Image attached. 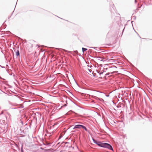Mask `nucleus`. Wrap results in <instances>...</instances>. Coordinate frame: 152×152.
<instances>
[{
    "mask_svg": "<svg viewBox=\"0 0 152 152\" xmlns=\"http://www.w3.org/2000/svg\"><path fill=\"white\" fill-rule=\"evenodd\" d=\"M88 71L89 72H91V69H88Z\"/></svg>",
    "mask_w": 152,
    "mask_h": 152,
    "instance_id": "16",
    "label": "nucleus"
},
{
    "mask_svg": "<svg viewBox=\"0 0 152 152\" xmlns=\"http://www.w3.org/2000/svg\"><path fill=\"white\" fill-rule=\"evenodd\" d=\"M82 50L83 52L84 53L85 51L87 50V49L86 48H82Z\"/></svg>",
    "mask_w": 152,
    "mask_h": 152,
    "instance_id": "9",
    "label": "nucleus"
},
{
    "mask_svg": "<svg viewBox=\"0 0 152 152\" xmlns=\"http://www.w3.org/2000/svg\"><path fill=\"white\" fill-rule=\"evenodd\" d=\"M73 52H75V53L76 54H77L78 53V51L77 50L74 51Z\"/></svg>",
    "mask_w": 152,
    "mask_h": 152,
    "instance_id": "11",
    "label": "nucleus"
},
{
    "mask_svg": "<svg viewBox=\"0 0 152 152\" xmlns=\"http://www.w3.org/2000/svg\"><path fill=\"white\" fill-rule=\"evenodd\" d=\"M97 58L99 60H100V61H102L103 60V58L100 57H97Z\"/></svg>",
    "mask_w": 152,
    "mask_h": 152,
    "instance_id": "7",
    "label": "nucleus"
},
{
    "mask_svg": "<svg viewBox=\"0 0 152 152\" xmlns=\"http://www.w3.org/2000/svg\"><path fill=\"white\" fill-rule=\"evenodd\" d=\"M81 128H82L83 129H84L85 131H86L87 132H89V131L84 126L82 125L81 126Z\"/></svg>",
    "mask_w": 152,
    "mask_h": 152,
    "instance_id": "4",
    "label": "nucleus"
},
{
    "mask_svg": "<svg viewBox=\"0 0 152 152\" xmlns=\"http://www.w3.org/2000/svg\"><path fill=\"white\" fill-rule=\"evenodd\" d=\"M110 74V73H108L106 74H105V75H109Z\"/></svg>",
    "mask_w": 152,
    "mask_h": 152,
    "instance_id": "12",
    "label": "nucleus"
},
{
    "mask_svg": "<svg viewBox=\"0 0 152 152\" xmlns=\"http://www.w3.org/2000/svg\"><path fill=\"white\" fill-rule=\"evenodd\" d=\"M123 104H122L121 103H119V104H118V105L117 106V107L118 108H119L120 110H121V107L122 106H123Z\"/></svg>",
    "mask_w": 152,
    "mask_h": 152,
    "instance_id": "3",
    "label": "nucleus"
},
{
    "mask_svg": "<svg viewBox=\"0 0 152 152\" xmlns=\"http://www.w3.org/2000/svg\"><path fill=\"white\" fill-rule=\"evenodd\" d=\"M61 136H60V137H59V138L58 139H60V138H61Z\"/></svg>",
    "mask_w": 152,
    "mask_h": 152,
    "instance_id": "17",
    "label": "nucleus"
},
{
    "mask_svg": "<svg viewBox=\"0 0 152 152\" xmlns=\"http://www.w3.org/2000/svg\"><path fill=\"white\" fill-rule=\"evenodd\" d=\"M20 121L21 123H22V125H23V121L22 120H20Z\"/></svg>",
    "mask_w": 152,
    "mask_h": 152,
    "instance_id": "15",
    "label": "nucleus"
},
{
    "mask_svg": "<svg viewBox=\"0 0 152 152\" xmlns=\"http://www.w3.org/2000/svg\"><path fill=\"white\" fill-rule=\"evenodd\" d=\"M3 112H4V111H1V113H0V115H1L2 114H3Z\"/></svg>",
    "mask_w": 152,
    "mask_h": 152,
    "instance_id": "13",
    "label": "nucleus"
},
{
    "mask_svg": "<svg viewBox=\"0 0 152 152\" xmlns=\"http://www.w3.org/2000/svg\"><path fill=\"white\" fill-rule=\"evenodd\" d=\"M64 50L66 52H67V53H70V54H73V52H72V51H68V50Z\"/></svg>",
    "mask_w": 152,
    "mask_h": 152,
    "instance_id": "5",
    "label": "nucleus"
},
{
    "mask_svg": "<svg viewBox=\"0 0 152 152\" xmlns=\"http://www.w3.org/2000/svg\"><path fill=\"white\" fill-rule=\"evenodd\" d=\"M16 56H20V52L19 50H18L16 53Z\"/></svg>",
    "mask_w": 152,
    "mask_h": 152,
    "instance_id": "6",
    "label": "nucleus"
},
{
    "mask_svg": "<svg viewBox=\"0 0 152 152\" xmlns=\"http://www.w3.org/2000/svg\"><path fill=\"white\" fill-rule=\"evenodd\" d=\"M67 144H69V147L70 146V144L69 142H65V146H66V147L68 146V145Z\"/></svg>",
    "mask_w": 152,
    "mask_h": 152,
    "instance_id": "8",
    "label": "nucleus"
},
{
    "mask_svg": "<svg viewBox=\"0 0 152 152\" xmlns=\"http://www.w3.org/2000/svg\"><path fill=\"white\" fill-rule=\"evenodd\" d=\"M135 3H136L137 2L136 0H135Z\"/></svg>",
    "mask_w": 152,
    "mask_h": 152,
    "instance_id": "19",
    "label": "nucleus"
},
{
    "mask_svg": "<svg viewBox=\"0 0 152 152\" xmlns=\"http://www.w3.org/2000/svg\"><path fill=\"white\" fill-rule=\"evenodd\" d=\"M104 72H101L99 73V75H102L103 73Z\"/></svg>",
    "mask_w": 152,
    "mask_h": 152,
    "instance_id": "14",
    "label": "nucleus"
},
{
    "mask_svg": "<svg viewBox=\"0 0 152 152\" xmlns=\"http://www.w3.org/2000/svg\"><path fill=\"white\" fill-rule=\"evenodd\" d=\"M92 140L94 143L98 145L99 146L107 148L113 151L112 146L109 144L107 143L102 142L100 141H97L94 138H92Z\"/></svg>",
    "mask_w": 152,
    "mask_h": 152,
    "instance_id": "1",
    "label": "nucleus"
},
{
    "mask_svg": "<svg viewBox=\"0 0 152 152\" xmlns=\"http://www.w3.org/2000/svg\"><path fill=\"white\" fill-rule=\"evenodd\" d=\"M66 104H65L64 105V106H66Z\"/></svg>",
    "mask_w": 152,
    "mask_h": 152,
    "instance_id": "21",
    "label": "nucleus"
},
{
    "mask_svg": "<svg viewBox=\"0 0 152 152\" xmlns=\"http://www.w3.org/2000/svg\"><path fill=\"white\" fill-rule=\"evenodd\" d=\"M82 125L77 124L75 125L73 128V129H80L81 128Z\"/></svg>",
    "mask_w": 152,
    "mask_h": 152,
    "instance_id": "2",
    "label": "nucleus"
},
{
    "mask_svg": "<svg viewBox=\"0 0 152 152\" xmlns=\"http://www.w3.org/2000/svg\"><path fill=\"white\" fill-rule=\"evenodd\" d=\"M97 72L98 73H99H99H100L99 71V72H97Z\"/></svg>",
    "mask_w": 152,
    "mask_h": 152,
    "instance_id": "20",
    "label": "nucleus"
},
{
    "mask_svg": "<svg viewBox=\"0 0 152 152\" xmlns=\"http://www.w3.org/2000/svg\"><path fill=\"white\" fill-rule=\"evenodd\" d=\"M23 145H22V146H21V152H23Z\"/></svg>",
    "mask_w": 152,
    "mask_h": 152,
    "instance_id": "10",
    "label": "nucleus"
},
{
    "mask_svg": "<svg viewBox=\"0 0 152 152\" xmlns=\"http://www.w3.org/2000/svg\"><path fill=\"white\" fill-rule=\"evenodd\" d=\"M52 134V133H51L50 134V135H51V134Z\"/></svg>",
    "mask_w": 152,
    "mask_h": 152,
    "instance_id": "18",
    "label": "nucleus"
}]
</instances>
